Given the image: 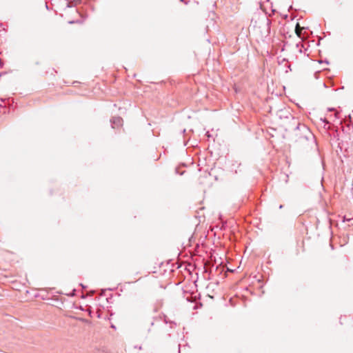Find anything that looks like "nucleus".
<instances>
[{"mask_svg":"<svg viewBox=\"0 0 353 353\" xmlns=\"http://www.w3.org/2000/svg\"><path fill=\"white\" fill-rule=\"evenodd\" d=\"M296 33L298 36H300L301 35V31H302V28L300 27V26L299 24L296 25Z\"/></svg>","mask_w":353,"mask_h":353,"instance_id":"f257e3e1","label":"nucleus"}]
</instances>
